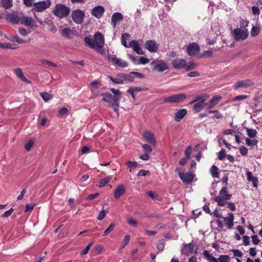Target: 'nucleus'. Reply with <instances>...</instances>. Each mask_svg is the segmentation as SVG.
Masks as SVG:
<instances>
[{
	"mask_svg": "<svg viewBox=\"0 0 262 262\" xmlns=\"http://www.w3.org/2000/svg\"><path fill=\"white\" fill-rule=\"evenodd\" d=\"M209 96L206 94L203 93L196 95L194 99L189 102V104L194 103L193 106V110L195 113L200 112L205 107L207 108L208 103L205 102L208 99Z\"/></svg>",
	"mask_w": 262,
	"mask_h": 262,
	"instance_id": "1",
	"label": "nucleus"
},
{
	"mask_svg": "<svg viewBox=\"0 0 262 262\" xmlns=\"http://www.w3.org/2000/svg\"><path fill=\"white\" fill-rule=\"evenodd\" d=\"M220 195L214 198V201L217 203V205L220 206H224L226 204V200H230L232 194H229L228 192L227 188L226 186L223 187L219 191Z\"/></svg>",
	"mask_w": 262,
	"mask_h": 262,
	"instance_id": "2",
	"label": "nucleus"
},
{
	"mask_svg": "<svg viewBox=\"0 0 262 262\" xmlns=\"http://www.w3.org/2000/svg\"><path fill=\"white\" fill-rule=\"evenodd\" d=\"M70 12L69 8L62 4L56 5L53 10L54 15L60 18L67 16Z\"/></svg>",
	"mask_w": 262,
	"mask_h": 262,
	"instance_id": "3",
	"label": "nucleus"
},
{
	"mask_svg": "<svg viewBox=\"0 0 262 262\" xmlns=\"http://www.w3.org/2000/svg\"><path fill=\"white\" fill-rule=\"evenodd\" d=\"M186 98V95L184 93L174 94L164 98L165 103H179Z\"/></svg>",
	"mask_w": 262,
	"mask_h": 262,
	"instance_id": "4",
	"label": "nucleus"
},
{
	"mask_svg": "<svg viewBox=\"0 0 262 262\" xmlns=\"http://www.w3.org/2000/svg\"><path fill=\"white\" fill-rule=\"evenodd\" d=\"M150 64L154 66L152 69L153 71L159 73H161L169 69V66L162 60L158 61H153L150 63Z\"/></svg>",
	"mask_w": 262,
	"mask_h": 262,
	"instance_id": "5",
	"label": "nucleus"
},
{
	"mask_svg": "<svg viewBox=\"0 0 262 262\" xmlns=\"http://www.w3.org/2000/svg\"><path fill=\"white\" fill-rule=\"evenodd\" d=\"M234 39L236 40L246 39L249 35L247 29L243 30L241 28H236L233 31Z\"/></svg>",
	"mask_w": 262,
	"mask_h": 262,
	"instance_id": "6",
	"label": "nucleus"
},
{
	"mask_svg": "<svg viewBox=\"0 0 262 262\" xmlns=\"http://www.w3.org/2000/svg\"><path fill=\"white\" fill-rule=\"evenodd\" d=\"M186 51L189 56L193 57L200 53V48L196 42H191L188 45Z\"/></svg>",
	"mask_w": 262,
	"mask_h": 262,
	"instance_id": "7",
	"label": "nucleus"
},
{
	"mask_svg": "<svg viewBox=\"0 0 262 262\" xmlns=\"http://www.w3.org/2000/svg\"><path fill=\"white\" fill-rule=\"evenodd\" d=\"M84 16V13L79 9L74 10L72 12V19L77 24L82 23Z\"/></svg>",
	"mask_w": 262,
	"mask_h": 262,
	"instance_id": "8",
	"label": "nucleus"
},
{
	"mask_svg": "<svg viewBox=\"0 0 262 262\" xmlns=\"http://www.w3.org/2000/svg\"><path fill=\"white\" fill-rule=\"evenodd\" d=\"M94 38L96 49L102 48L104 45V37L102 33L99 32H96L94 35Z\"/></svg>",
	"mask_w": 262,
	"mask_h": 262,
	"instance_id": "9",
	"label": "nucleus"
},
{
	"mask_svg": "<svg viewBox=\"0 0 262 262\" xmlns=\"http://www.w3.org/2000/svg\"><path fill=\"white\" fill-rule=\"evenodd\" d=\"M51 2L50 0L37 2L34 4L33 10L37 12H42L49 8Z\"/></svg>",
	"mask_w": 262,
	"mask_h": 262,
	"instance_id": "10",
	"label": "nucleus"
},
{
	"mask_svg": "<svg viewBox=\"0 0 262 262\" xmlns=\"http://www.w3.org/2000/svg\"><path fill=\"white\" fill-rule=\"evenodd\" d=\"M179 176L183 183L188 184L191 183L193 180L194 175L192 172H179Z\"/></svg>",
	"mask_w": 262,
	"mask_h": 262,
	"instance_id": "11",
	"label": "nucleus"
},
{
	"mask_svg": "<svg viewBox=\"0 0 262 262\" xmlns=\"http://www.w3.org/2000/svg\"><path fill=\"white\" fill-rule=\"evenodd\" d=\"M173 68L177 70L185 68L187 65L186 59L182 58H176L171 62Z\"/></svg>",
	"mask_w": 262,
	"mask_h": 262,
	"instance_id": "12",
	"label": "nucleus"
},
{
	"mask_svg": "<svg viewBox=\"0 0 262 262\" xmlns=\"http://www.w3.org/2000/svg\"><path fill=\"white\" fill-rule=\"evenodd\" d=\"M145 48L151 53H155L158 51L159 45L154 40H149L145 42Z\"/></svg>",
	"mask_w": 262,
	"mask_h": 262,
	"instance_id": "13",
	"label": "nucleus"
},
{
	"mask_svg": "<svg viewBox=\"0 0 262 262\" xmlns=\"http://www.w3.org/2000/svg\"><path fill=\"white\" fill-rule=\"evenodd\" d=\"M254 84V82L250 79H245L238 81L234 84V89L245 88L251 86Z\"/></svg>",
	"mask_w": 262,
	"mask_h": 262,
	"instance_id": "14",
	"label": "nucleus"
},
{
	"mask_svg": "<svg viewBox=\"0 0 262 262\" xmlns=\"http://www.w3.org/2000/svg\"><path fill=\"white\" fill-rule=\"evenodd\" d=\"M105 10L103 6H98L95 7L92 10V14L93 16H95L96 18L98 19L101 18L104 13Z\"/></svg>",
	"mask_w": 262,
	"mask_h": 262,
	"instance_id": "15",
	"label": "nucleus"
},
{
	"mask_svg": "<svg viewBox=\"0 0 262 262\" xmlns=\"http://www.w3.org/2000/svg\"><path fill=\"white\" fill-rule=\"evenodd\" d=\"M143 138L146 142L149 143L154 146L156 145V141L155 138V136L150 132L147 130L145 131L143 134Z\"/></svg>",
	"mask_w": 262,
	"mask_h": 262,
	"instance_id": "16",
	"label": "nucleus"
},
{
	"mask_svg": "<svg viewBox=\"0 0 262 262\" xmlns=\"http://www.w3.org/2000/svg\"><path fill=\"white\" fill-rule=\"evenodd\" d=\"M129 48H132L133 50L138 54H144L139 43L136 40H132L128 43Z\"/></svg>",
	"mask_w": 262,
	"mask_h": 262,
	"instance_id": "17",
	"label": "nucleus"
},
{
	"mask_svg": "<svg viewBox=\"0 0 262 262\" xmlns=\"http://www.w3.org/2000/svg\"><path fill=\"white\" fill-rule=\"evenodd\" d=\"M194 246L192 243H188L184 245L182 249V254L189 256L194 250Z\"/></svg>",
	"mask_w": 262,
	"mask_h": 262,
	"instance_id": "18",
	"label": "nucleus"
},
{
	"mask_svg": "<svg viewBox=\"0 0 262 262\" xmlns=\"http://www.w3.org/2000/svg\"><path fill=\"white\" fill-rule=\"evenodd\" d=\"M123 16L120 12H115L113 14L111 18V25L114 28H115L116 25L120 21L123 20Z\"/></svg>",
	"mask_w": 262,
	"mask_h": 262,
	"instance_id": "19",
	"label": "nucleus"
},
{
	"mask_svg": "<svg viewBox=\"0 0 262 262\" xmlns=\"http://www.w3.org/2000/svg\"><path fill=\"white\" fill-rule=\"evenodd\" d=\"M125 192V186L123 184H120L117 186L114 191V198L116 199H119Z\"/></svg>",
	"mask_w": 262,
	"mask_h": 262,
	"instance_id": "20",
	"label": "nucleus"
},
{
	"mask_svg": "<svg viewBox=\"0 0 262 262\" xmlns=\"http://www.w3.org/2000/svg\"><path fill=\"white\" fill-rule=\"evenodd\" d=\"M228 215V216L223 217L222 218L224 219V221L227 228L230 229L233 227L234 225L233 221L234 219V216L232 213H229Z\"/></svg>",
	"mask_w": 262,
	"mask_h": 262,
	"instance_id": "21",
	"label": "nucleus"
},
{
	"mask_svg": "<svg viewBox=\"0 0 262 262\" xmlns=\"http://www.w3.org/2000/svg\"><path fill=\"white\" fill-rule=\"evenodd\" d=\"M14 72L17 76V77H18L22 81H24L29 84L31 83V81L30 80L26 78L25 76L24 75L23 72L20 68H16L15 69H14Z\"/></svg>",
	"mask_w": 262,
	"mask_h": 262,
	"instance_id": "22",
	"label": "nucleus"
},
{
	"mask_svg": "<svg viewBox=\"0 0 262 262\" xmlns=\"http://www.w3.org/2000/svg\"><path fill=\"white\" fill-rule=\"evenodd\" d=\"M102 95L103 96L102 100L107 103L105 105L107 107H111V105L114 103L113 96L109 93H103Z\"/></svg>",
	"mask_w": 262,
	"mask_h": 262,
	"instance_id": "23",
	"label": "nucleus"
},
{
	"mask_svg": "<svg viewBox=\"0 0 262 262\" xmlns=\"http://www.w3.org/2000/svg\"><path fill=\"white\" fill-rule=\"evenodd\" d=\"M6 18L8 20L13 24H17L20 21V17L14 13L7 14Z\"/></svg>",
	"mask_w": 262,
	"mask_h": 262,
	"instance_id": "24",
	"label": "nucleus"
},
{
	"mask_svg": "<svg viewBox=\"0 0 262 262\" xmlns=\"http://www.w3.org/2000/svg\"><path fill=\"white\" fill-rule=\"evenodd\" d=\"M222 99L221 96H213L211 99L208 103L207 109H210L213 107L216 104H217Z\"/></svg>",
	"mask_w": 262,
	"mask_h": 262,
	"instance_id": "25",
	"label": "nucleus"
},
{
	"mask_svg": "<svg viewBox=\"0 0 262 262\" xmlns=\"http://www.w3.org/2000/svg\"><path fill=\"white\" fill-rule=\"evenodd\" d=\"M187 112V110L184 108L179 110L175 114V121L180 122L186 115Z\"/></svg>",
	"mask_w": 262,
	"mask_h": 262,
	"instance_id": "26",
	"label": "nucleus"
},
{
	"mask_svg": "<svg viewBox=\"0 0 262 262\" xmlns=\"http://www.w3.org/2000/svg\"><path fill=\"white\" fill-rule=\"evenodd\" d=\"M246 177L247 179V180L249 182H251L253 186L254 187H257V184L258 182V179L257 177H253L252 174V173L250 171H247L246 172Z\"/></svg>",
	"mask_w": 262,
	"mask_h": 262,
	"instance_id": "27",
	"label": "nucleus"
},
{
	"mask_svg": "<svg viewBox=\"0 0 262 262\" xmlns=\"http://www.w3.org/2000/svg\"><path fill=\"white\" fill-rule=\"evenodd\" d=\"M20 21L21 24L26 25L28 27H31L32 25V19L26 16H24L20 18Z\"/></svg>",
	"mask_w": 262,
	"mask_h": 262,
	"instance_id": "28",
	"label": "nucleus"
},
{
	"mask_svg": "<svg viewBox=\"0 0 262 262\" xmlns=\"http://www.w3.org/2000/svg\"><path fill=\"white\" fill-rule=\"evenodd\" d=\"M121 75V73H120L117 75V77H116V78H114L111 76H108V77L114 83L122 84L124 83L123 77V76L122 77Z\"/></svg>",
	"mask_w": 262,
	"mask_h": 262,
	"instance_id": "29",
	"label": "nucleus"
},
{
	"mask_svg": "<svg viewBox=\"0 0 262 262\" xmlns=\"http://www.w3.org/2000/svg\"><path fill=\"white\" fill-rule=\"evenodd\" d=\"M0 4L4 9H9L13 6V0H1Z\"/></svg>",
	"mask_w": 262,
	"mask_h": 262,
	"instance_id": "30",
	"label": "nucleus"
},
{
	"mask_svg": "<svg viewBox=\"0 0 262 262\" xmlns=\"http://www.w3.org/2000/svg\"><path fill=\"white\" fill-rule=\"evenodd\" d=\"M110 90L114 95L113 96L114 100H115L116 102L119 101L122 95L121 92L119 90H116L114 88L111 89Z\"/></svg>",
	"mask_w": 262,
	"mask_h": 262,
	"instance_id": "31",
	"label": "nucleus"
},
{
	"mask_svg": "<svg viewBox=\"0 0 262 262\" xmlns=\"http://www.w3.org/2000/svg\"><path fill=\"white\" fill-rule=\"evenodd\" d=\"M110 90L114 95L113 96L114 100H115L116 102L119 101L122 95L121 92L119 90H116L114 88L111 89Z\"/></svg>",
	"mask_w": 262,
	"mask_h": 262,
	"instance_id": "32",
	"label": "nucleus"
},
{
	"mask_svg": "<svg viewBox=\"0 0 262 262\" xmlns=\"http://www.w3.org/2000/svg\"><path fill=\"white\" fill-rule=\"evenodd\" d=\"M133 74H124L121 73V76L123 77V81L124 82H133L134 80V77Z\"/></svg>",
	"mask_w": 262,
	"mask_h": 262,
	"instance_id": "33",
	"label": "nucleus"
},
{
	"mask_svg": "<svg viewBox=\"0 0 262 262\" xmlns=\"http://www.w3.org/2000/svg\"><path fill=\"white\" fill-rule=\"evenodd\" d=\"M246 144L248 146L253 147L257 146L258 143V140L256 139L251 140L249 138H246L245 139Z\"/></svg>",
	"mask_w": 262,
	"mask_h": 262,
	"instance_id": "34",
	"label": "nucleus"
},
{
	"mask_svg": "<svg viewBox=\"0 0 262 262\" xmlns=\"http://www.w3.org/2000/svg\"><path fill=\"white\" fill-rule=\"evenodd\" d=\"M208 113L209 114H214V115L211 117L212 119H222L223 118V115L217 110H214L212 111L210 110L209 111Z\"/></svg>",
	"mask_w": 262,
	"mask_h": 262,
	"instance_id": "35",
	"label": "nucleus"
},
{
	"mask_svg": "<svg viewBox=\"0 0 262 262\" xmlns=\"http://www.w3.org/2000/svg\"><path fill=\"white\" fill-rule=\"evenodd\" d=\"M112 179L111 176L107 177L100 180L99 182V187H102L107 184Z\"/></svg>",
	"mask_w": 262,
	"mask_h": 262,
	"instance_id": "36",
	"label": "nucleus"
},
{
	"mask_svg": "<svg viewBox=\"0 0 262 262\" xmlns=\"http://www.w3.org/2000/svg\"><path fill=\"white\" fill-rule=\"evenodd\" d=\"M246 132L247 135L251 138H254L257 134V132L255 129L247 128Z\"/></svg>",
	"mask_w": 262,
	"mask_h": 262,
	"instance_id": "37",
	"label": "nucleus"
},
{
	"mask_svg": "<svg viewBox=\"0 0 262 262\" xmlns=\"http://www.w3.org/2000/svg\"><path fill=\"white\" fill-rule=\"evenodd\" d=\"M11 41L17 42L18 43H23L27 42L26 40L20 38L18 35H14L10 39Z\"/></svg>",
	"mask_w": 262,
	"mask_h": 262,
	"instance_id": "38",
	"label": "nucleus"
},
{
	"mask_svg": "<svg viewBox=\"0 0 262 262\" xmlns=\"http://www.w3.org/2000/svg\"><path fill=\"white\" fill-rule=\"evenodd\" d=\"M84 41L92 49H96L94 39L86 36L84 38Z\"/></svg>",
	"mask_w": 262,
	"mask_h": 262,
	"instance_id": "39",
	"label": "nucleus"
},
{
	"mask_svg": "<svg viewBox=\"0 0 262 262\" xmlns=\"http://www.w3.org/2000/svg\"><path fill=\"white\" fill-rule=\"evenodd\" d=\"M218 168L216 166L213 165L210 169L211 173L213 178H219V172Z\"/></svg>",
	"mask_w": 262,
	"mask_h": 262,
	"instance_id": "40",
	"label": "nucleus"
},
{
	"mask_svg": "<svg viewBox=\"0 0 262 262\" xmlns=\"http://www.w3.org/2000/svg\"><path fill=\"white\" fill-rule=\"evenodd\" d=\"M125 164L127 166V168L129 169L130 172L132 171V169L137 167L138 165L135 161H128Z\"/></svg>",
	"mask_w": 262,
	"mask_h": 262,
	"instance_id": "41",
	"label": "nucleus"
},
{
	"mask_svg": "<svg viewBox=\"0 0 262 262\" xmlns=\"http://www.w3.org/2000/svg\"><path fill=\"white\" fill-rule=\"evenodd\" d=\"M165 247V242L163 239H162L158 241L157 243V248L160 251L164 250Z\"/></svg>",
	"mask_w": 262,
	"mask_h": 262,
	"instance_id": "42",
	"label": "nucleus"
},
{
	"mask_svg": "<svg viewBox=\"0 0 262 262\" xmlns=\"http://www.w3.org/2000/svg\"><path fill=\"white\" fill-rule=\"evenodd\" d=\"M260 32V28L258 27L253 26L251 31V36L255 37Z\"/></svg>",
	"mask_w": 262,
	"mask_h": 262,
	"instance_id": "43",
	"label": "nucleus"
},
{
	"mask_svg": "<svg viewBox=\"0 0 262 262\" xmlns=\"http://www.w3.org/2000/svg\"><path fill=\"white\" fill-rule=\"evenodd\" d=\"M127 37H128V34L127 33H124L122 34L121 39L122 45L126 48H129L128 45H127L126 42V38Z\"/></svg>",
	"mask_w": 262,
	"mask_h": 262,
	"instance_id": "44",
	"label": "nucleus"
},
{
	"mask_svg": "<svg viewBox=\"0 0 262 262\" xmlns=\"http://www.w3.org/2000/svg\"><path fill=\"white\" fill-rule=\"evenodd\" d=\"M107 59L109 61L113 62L114 64L117 63L119 61V58H117L116 56L113 55L108 54Z\"/></svg>",
	"mask_w": 262,
	"mask_h": 262,
	"instance_id": "45",
	"label": "nucleus"
},
{
	"mask_svg": "<svg viewBox=\"0 0 262 262\" xmlns=\"http://www.w3.org/2000/svg\"><path fill=\"white\" fill-rule=\"evenodd\" d=\"M203 255L210 262L212 261V259H214V257L207 250H204L203 252Z\"/></svg>",
	"mask_w": 262,
	"mask_h": 262,
	"instance_id": "46",
	"label": "nucleus"
},
{
	"mask_svg": "<svg viewBox=\"0 0 262 262\" xmlns=\"http://www.w3.org/2000/svg\"><path fill=\"white\" fill-rule=\"evenodd\" d=\"M226 156V151L223 148L217 153V158L220 160H223Z\"/></svg>",
	"mask_w": 262,
	"mask_h": 262,
	"instance_id": "47",
	"label": "nucleus"
},
{
	"mask_svg": "<svg viewBox=\"0 0 262 262\" xmlns=\"http://www.w3.org/2000/svg\"><path fill=\"white\" fill-rule=\"evenodd\" d=\"M115 224L112 223L109 227L104 231L103 236H106L114 228Z\"/></svg>",
	"mask_w": 262,
	"mask_h": 262,
	"instance_id": "48",
	"label": "nucleus"
},
{
	"mask_svg": "<svg viewBox=\"0 0 262 262\" xmlns=\"http://www.w3.org/2000/svg\"><path fill=\"white\" fill-rule=\"evenodd\" d=\"M196 67V64L193 62H190L186 65L185 68L186 71H189L194 69Z\"/></svg>",
	"mask_w": 262,
	"mask_h": 262,
	"instance_id": "49",
	"label": "nucleus"
},
{
	"mask_svg": "<svg viewBox=\"0 0 262 262\" xmlns=\"http://www.w3.org/2000/svg\"><path fill=\"white\" fill-rule=\"evenodd\" d=\"M142 90V89L140 87H130L129 88L127 92L128 93H132L133 92H139Z\"/></svg>",
	"mask_w": 262,
	"mask_h": 262,
	"instance_id": "50",
	"label": "nucleus"
},
{
	"mask_svg": "<svg viewBox=\"0 0 262 262\" xmlns=\"http://www.w3.org/2000/svg\"><path fill=\"white\" fill-rule=\"evenodd\" d=\"M40 96L42 99L45 101H47L51 98V95L47 92L41 93Z\"/></svg>",
	"mask_w": 262,
	"mask_h": 262,
	"instance_id": "51",
	"label": "nucleus"
},
{
	"mask_svg": "<svg viewBox=\"0 0 262 262\" xmlns=\"http://www.w3.org/2000/svg\"><path fill=\"white\" fill-rule=\"evenodd\" d=\"M130 235L127 234L126 235L123 239V244L121 246V248H123L126 245H127L130 240Z\"/></svg>",
	"mask_w": 262,
	"mask_h": 262,
	"instance_id": "52",
	"label": "nucleus"
},
{
	"mask_svg": "<svg viewBox=\"0 0 262 262\" xmlns=\"http://www.w3.org/2000/svg\"><path fill=\"white\" fill-rule=\"evenodd\" d=\"M108 212L106 210H102L99 213V214L97 217V219L99 220V221H101V220H102L105 216L106 215V214Z\"/></svg>",
	"mask_w": 262,
	"mask_h": 262,
	"instance_id": "53",
	"label": "nucleus"
},
{
	"mask_svg": "<svg viewBox=\"0 0 262 262\" xmlns=\"http://www.w3.org/2000/svg\"><path fill=\"white\" fill-rule=\"evenodd\" d=\"M71 34V30L69 28H64L61 31V34L65 37H69Z\"/></svg>",
	"mask_w": 262,
	"mask_h": 262,
	"instance_id": "54",
	"label": "nucleus"
},
{
	"mask_svg": "<svg viewBox=\"0 0 262 262\" xmlns=\"http://www.w3.org/2000/svg\"><path fill=\"white\" fill-rule=\"evenodd\" d=\"M239 152L242 156H246L248 154V150L247 148L244 146H241L239 148Z\"/></svg>",
	"mask_w": 262,
	"mask_h": 262,
	"instance_id": "55",
	"label": "nucleus"
},
{
	"mask_svg": "<svg viewBox=\"0 0 262 262\" xmlns=\"http://www.w3.org/2000/svg\"><path fill=\"white\" fill-rule=\"evenodd\" d=\"M229 256L226 255H221L218 258L220 262H229Z\"/></svg>",
	"mask_w": 262,
	"mask_h": 262,
	"instance_id": "56",
	"label": "nucleus"
},
{
	"mask_svg": "<svg viewBox=\"0 0 262 262\" xmlns=\"http://www.w3.org/2000/svg\"><path fill=\"white\" fill-rule=\"evenodd\" d=\"M115 64H117L118 66L121 68H125L128 66V63L126 61L122 60L120 58L119 61L117 63H116Z\"/></svg>",
	"mask_w": 262,
	"mask_h": 262,
	"instance_id": "57",
	"label": "nucleus"
},
{
	"mask_svg": "<svg viewBox=\"0 0 262 262\" xmlns=\"http://www.w3.org/2000/svg\"><path fill=\"white\" fill-rule=\"evenodd\" d=\"M249 23V21L244 20L243 19H241L239 20V26H240L241 29L245 28L247 27H248Z\"/></svg>",
	"mask_w": 262,
	"mask_h": 262,
	"instance_id": "58",
	"label": "nucleus"
},
{
	"mask_svg": "<svg viewBox=\"0 0 262 262\" xmlns=\"http://www.w3.org/2000/svg\"><path fill=\"white\" fill-rule=\"evenodd\" d=\"M149 62V60L147 58L142 56V57H140L139 59V62L138 63L145 64L146 63H148Z\"/></svg>",
	"mask_w": 262,
	"mask_h": 262,
	"instance_id": "59",
	"label": "nucleus"
},
{
	"mask_svg": "<svg viewBox=\"0 0 262 262\" xmlns=\"http://www.w3.org/2000/svg\"><path fill=\"white\" fill-rule=\"evenodd\" d=\"M93 244V243L89 244L84 249H83L81 251L80 254L82 255L86 254L88 253L91 247L92 246Z\"/></svg>",
	"mask_w": 262,
	"mask_h": 262,
	"instance_id": "60",
	"label": "nucleus"
},
{
	"mask_svg": "<svg viewBox=\"0 0 262 262\" xmlns=\"http://www.w3.org/2000/svg\"><path fill=\"white\" fill-rule=\"evenodd\" d=\"M142 147L145 152L150 153L152 150L151 147L148 144H143Z\"/></svg>",
	"mask_w": 262,
	"mask_h": 262,
	"instance_id": "61",
	"label": "nucleus"
},
{
	"mask_svg": "<svg viewBox=\"0 0 262 262\" xmlns=\"http://www.w3.org/2000/svg\"><path fill=\"white\" fill-rule=\"evenodd\" d=\"M34 145V141L33 140H30L26 144H25V149L27 151H29L31 147Z\"/></svg>",
	"mask_w": 262,
	"mask_h": 262,
	"instance_id": "62",
	"label": "nucleus"
},
{
	"mask_svg": "<svg viewBox=\"0 0 262 262\" xmlns=\"http://www.w3.org/2000/svg\"><path fill=\"white\" fill-rule=\"evenodd\" d=\"M91 85L96 89H99L101 86L100 82L99 81H93L91 83Z\"/></svg>",
	"mask_w": 262,
	"mask_h": 262,
	"instance_id": "63",
	"label": "nucleus"
},
{
	"mask_svg": "<svg viewBox=\"0 0 262 262\" xmlns=\"http://www.w3.org/2000/svg\"><path fill=\"white\" fill-rule=\"evenodd\" d=\"M192 152V147L189 145L185 150V154L186 158L189 159Z\"/></svg>",
	"mask_w": 262,
	"mask_h": 262,
	"instance_id": "64",
	"label": "nucleus"
}]
</instances>
